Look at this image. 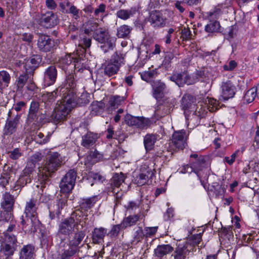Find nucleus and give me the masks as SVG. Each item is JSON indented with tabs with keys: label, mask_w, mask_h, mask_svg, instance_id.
Returning <instances> with one entry per match:
<instances>
[{
	"label": "nucleus",
	"mask_w": 259,
	"mask_h": 259,
	"mask_svg": "<svg viewBox=\"0 0 259 259\" xmlns=\"http://www.w3.org/2000/svg\"><path fill=\"white\" fill-rule=\"evenodd\" d=\"M92 24L93 26L90 28V30H95L93 36L94 39L99 43L102 50L104 53H107L113 50L115 46L116 38L110 35L107 29L100 28L96 30L98 24L96 23Z\"/></svg>",
	"instance_id": "nucleus-1"
},
{
	"label": "nucleus",
	"mask_w": 259,
	"mask_h": 259,
	"mask_svg": "<svg viewBox=\"0 0 259 259\" xmlns=\"http://www.w3.org/2000/svg\"><path fill=\"white\" fill-rule=\"evenodd\" d=\"M92 24L93 26L90 28V30H95L93 36L94 39L99 43L102 50L104 53H107L113 50L115 46L116 38L110 35L107 29L100 28L96 30L98 24L96 23Z\"/></svg>",
	"instance_id": "nucleus-2"
},
{
	"label": "nucleus",
	"mask_w": 259,
	"mask_h": 259,
	"mask_svg": "<svg viewBox=\"0 0 259 259\" xmlns=\"http://www.w3.org/2000/svg\"><path fill=\"white\" fill-rule=\"evenodd\" d=\"M92 24L93 26L90 28V30H95L93 36L94 39L99 43L102 50L104 53H107L113 50L115 46L116 38L110 35L107 29L100 28L96 30L98 24L96 23Z\"/></svg>",
	"instance_id": "nucleus-3"
},
{
	"label": "nucleus",
	"mask_w": 259,
	"mask_h": 259,
	"mask_svg": "<svg viewBox=\"0 0 259 259\" xmlns=\"http://www.w3.org/2000/svg\"><path fill=\"white\" fill-rule=\"evenodd\" d=\"M63 92H64L63 99L60 104L58 105L56 109L59 110L60 112H64L66 111L67 115L69 114L71 109L77 104L82 106L88 103L87 99L83 100V95H81V98H77V96L73 93V91H67L66 89Z\"/></svg>",
	"instance_id": "nucleus-4"
},
{
	"label": "nucleus",
	"mask_w": 259,
	"mask_h": 259,
	"mask_svg": "<svg viewBox=\"0 0 259 259\" xmlns=\"http://www.w3.org/2000/svg\"><path fill=\"white\" fill-rule=\"evenodd\" d=\"M16 226L11 224L8 226L6 231H4L3 241L1 245V250H3L7 255H12L17 249V239L15 230Z\"/></svg>",
	"instance_id": "nucleus-5"
},
{
	"label": "nucleus",
	"mask_w": 259,
	"mask_h": 259,
	"mask_svg": "<svg viewBox=\"0 0 259 259\" xmlns=\"http://www.w3.org/2000/svg\"><path fill=\"white\" fill-rule=\"evenodd\" d=\"M61 162L60 155L58 153L52 154L45 165L38 168L39 178L43 181L47 180L51 174L57 169Z\"/></svg>",
	"instance_id": "nucleus-6"
},
{
	"label": "nucleus",
	"mask_w": 259,
	"mask_h": 259,
	"mask_svg": "<svg viewBox=\"0 0 259 259\" xmlns=\"http://www.w3.org/2000/svg\"><path fill=\"white\" fill-rule=\"evenodd\" d=\"M124 64V56L121 53L116 52L112 56L110 61L104 68V73L111 76L117 73L121 65Z\"/></svg>",
	"instance_id": "nucleus-7"
},
{
	"label": "nucleus",
	"mask_w": 259,
	"mask_h": 259,
	"mask_svg": "<svg viewBox=\"0 0 259 259\" xmlns=\"http://www.w3.org/2000/svg\"><path fill=\"white\" fill-rule=\"evenodd\" d=\"M170 79L175 82L179 87H183L185 84H193L198 81L197 74H189L187 72L174 74Z\"/></svg>",
	"instance_id": "nucleus-8"
},
{
	"label": "nucleus",
	"mask_w": 259,
	"mask_h": 259,
	"mask_svg": "<svg viewBox=\"0 0 259 259\" xmlns=\"http://www.w3.org/2000/svg\"><path fill=\"white\" fill-rule=\"evenodd\" d=\"M77 172L74 169L69 170L60 183L61 192L64 193L70 192L74 187Z\"/></svg>",
	"instance_id": "nucleus-9"
},
{
	"label": "nucleus",
	"mask_w": 259,
	"mask_h": 259,
	"mask_svg": "<svg viewBox=\"0 0 259 259\" xmlns=\"http://www.w3.org/2000/svg\"><path fill=\"white\" fill-rule=\"evenodd\" d=\"M125 123L130 126L142 130L148 128L151 124L150 120L143 116H134L126 115L125 118Z\"/></svg>",
	"instance_id": "nucleus-10"
},
{
	"label": "nucleus",
	"mask_w": 259,
	"mask_h": 259,
	"mask_svg": "<svg viewBox=\"0 0 259 259\" xmlns=\"http://www.w3.org/2000/svg\"><path fill=\"white\" fill-rule=\"evenodd\" d=\"M21 224L22 225V229L25 233H31L36 231L39 224V220L36 217H28L22 215L21 217Z\"/></svg>",
	"instance_id": "nucleus-11"
},
{
	"label": "nucleus",
	"mask_w": 259,
	"mask_h": 259,
	"mask_svg": "<svg viewBox=\"0 0 259 259\" xmlns=\"http://www.w3.org/2000/svg\"><path fill=\"white\" fill-rule=\"evenodd\" d=\"M193 249V246L191 243L185 241L177 246L171 256L174 259H186Z\"/></svg>",
	"instance_id": "nucleus-12"
},
{
	"label": "nucleus",
	"mask_w": 259,
	"mask_h": 259,
	"mask_svg": "<svg viewBox=\"0 0 259 259\" xmlns=\"http://www.w3.org/2000/svg\"><path fill=\"white\" fill-rule=\"evenodd\" d=\"M21 116V114H17L14 118L7 119L3 130L4 135L11 136L16 132Z\"/></svg>",
	"instance_id": "nucleus-13"
},
{
	"label": "nucleus",
	"mask_w": 259,
	"mask_h": 259,
	"mask_svg": "<svg viewBox=\"0 0 259 259\" xmlns=\"http://www.w3.org/2000/svg\"><path fill=\"white\" fill-rule=\"evenodd\" d=\"M37 47L40 51L49 52L53 50L55 47V41L47 35H39L37 40Z\"/></svg>",
	"instance_id": "nucleus-14"
},
{
	"label": "nucleus",
	"mask_w": 259,
	"mask_h": 259,
	"mask_svg": "<svg viewBox=\"0 0 259 259\" xmlns=\"http://www.w3.org/2000/svg\"><path fill=\"white\" fill-rule=\"evenodd\" d=\"M187 135L184 130L175 132L172 135L171 142L176 148L183 149L187 145Z\"/></svg>",
	"instance_id": "nucleus-15"
},
{
	"label": "nucleus",
	"mask_w": 259,
	"mask_h": 259,
	"mask_svg": "<svg viewBox=\"0 0 259 259\" xmlns=\"http://www.w3.org/2000/svg\"><path fill=\"white\" fill-rule=\"evenodd\" d=\"M57 15L51 11L46 12L41 15L40 24L46 28H51L57 24Z\"/></svg>",
	"instance_id": "nucleus-16"
},
{
	"label": "nucleus",
	"mask_w": 259,
	"mask_h": 259,
	"mask_svg": "<svg viewBox=\"0 0 259 259\" xmlns=\"http://www.w3.org/2000/svg\"><path fill=\"white\" fill-rule=\"evenodd\" d=\"M75 229H78L71 222V220H69L68 218L66 219L59 224L58 235L59 236L62 235L69 236L74 231Z\"/></svg>",
	"instance_id": "nucleus-17"
},
{
	"label": "nucleus",
	"mask_w": 259,
	"mask_h": 259,
	"mask_svg": "<svg viewBox=\"0 0 259 259\" xmlns=\"http://www.w3.org/2000/svg\"><path fill=\"white\" fill-rule=\"evenodd\" d=\"M57 77V70L56 67L51 65L48 67L44 75V83L45 86L49 87L55 83Z\"/></svg>",
	"instance_id": "nucleus-18"
},
{
	"label": "nucleus",
	"mask_w": 259,
	"mask_h": 259,
	"mask_svg": "<svg viewBox=\"0 0 259 259\" xmlns=\"http://www.w3.org/2000/svg\"><path fill=\"white\" fill-rule=\"evenodd\" d=\"M222 97L224 100H228L234 97L236 92V88L230 80L223 82L221 85Z\"/></svg>",
	"instance_id": "nucleus-19"
},
{
	"label": "nucleus",
	"mask_w": 259,
	"mask_h": 259,
	"mask_svg": "<svg viewBox=\"0 0 259 259\" xmlns=\"http://www.w3.org/2000/svg\"><path fill=\"white\" fill-rule=\"evenodd\" d=\"M149 21L154 28L162 27L165 24V19L160 12L156 11L150 13Z\"/></svg>",
	"instance_id": "nucleus-20"
},
{
	"label": "nucleus",
	"mask_w": 259,
	"mask_h": 259,
	"mask_svg": "<svg viewBox=\"0 0 259 259\" xmlns=\"http://www.w3.org/2000/svg\"><path fill=\"white\" fill-rule=\"evenodd\" d=\"M42 157L41 154L38 152L31 156L28 159L26 167L23 170L24 174L27 176L31 174L35 167L36 164L42 159Z\"/></svg>",
	"instance_id": "nucleus-21"
},
{
	"label": "nucleus",
	"mask_w": 259,
	"mask_h": 259,
	"mask_svg": "<svg viewBox=\"0 0 259 259\" xmlns=\"http://www.w3.org/2000/svg\"><path fill=\"white\" fill-rule=\"evenodd\" d=\"M71 220V222L75 225V226L78 228V226L80 225L83 227L87 219V214L79 209H77L73 212L71 216L68 218Z\"/></svg>",
	"instance_id": "nucleus-22"
},
{
	"label": "nucleus",
	"mask_w": 259,
	"mask_h": 259,
	"mask_svg": "<svg viewBox=\"0 0 259 259\" xmlns=\"http://www.w3.org/2000/svg\"><path fill=\"white\" fill-rule=\"evenodd\" d=\"M155 170L148 169L145 171H143L135 179V182L138 186H143L149 183V180L152 179L154 176Z\"/></svg>",
	"instance_id": "nucleus-23"
},
{
	"label": "nucleus",
	"mask_w": 259,
	"mask_h": 259,
	"mask_svg": "<svg viewBox=\"0 0 259 259\" xmlns=\"http://www.w3.org/2000/svg\"><path fill=\"white\" fill-rule=\"evenodd\" d=\"M153 96L157 100H159L163 98L164 92L166 89L165 83L161 80L154 81L152 84Z\"/></svg>",
	"instance_id": "nucleus-24"
},
{
	"label": "nucleus",
	"mask_w": 259,
	"mask_h": 259,
	"mask_svg": "<svg viewBox=\"0 0 259 259\" xmlns=\"http://www.w3.org/2000/svg\"><path fill=\"white\" fill-rule=\"evenodd\" d=\"M39 107V104L38 102L36 101H32L31 103L27 115V121L28 122H39V121H37Z\"/></svg>",
	"instance_id": "nucleus-25"
},
{
	"label": "nucleus",
	"mask_w": 259,
	"mask_h": 259,
	"mask_svg": "<svg viewBox=\"0 0 259 259\" xmlns=\"http://www.w3.org/2000/svg\"><path fill=\"white\" fill-rule=\"evenodd\" d=\"M40 58L39 56L33 55L29 58L25 60L24 67L26 72H30L33 71L40 62Z\"/></svg>",
	"instance_id": "nucleus-26"
},
{
	"label": "nucleus",
	"mask_w": 259,
	"mask_h": 259,
	"mask_svg": "<svg viewBox=\"0 0 259 259\" xmlns=\"http://www.w3.org/2000/svg\"><path fill=\"white\" fill-rule=\"evenodd\" d=\"M194 99L193 97L190 95H185L182 99L181 106L182 109L186 112V110H189L192 112L195 109V105L194 104Z\"/></svg>",
	"instance_id": "nucleus-27"
},
{
	"label": "nucleus",
	"mask_w": 259,
	"mask_h": 259,
	"mask_svg": "<svg viewBox=\"0 0 259 259\" xmlns=\"http://www.w3.org/2000/svg\"><path fill=\"white\" fill-rule=\"evenodd\" d=\"M37 207L36 205V200L31 199L26 203L24 214L26 217H36L37 214Z\"/></svg>",
	"instance_id": "nucleus-28"
},
{
	"label": "nucleus",
	"mask_w": 259,
	"mask_h": 259,
	"mask_svg": "<svg viewBox=\"0 0 259 259\" xmlns=\"http://www.w3.org/2000/svg\"><path fill=\"white\" fill-rule=\"evenodd\" d=\"M34 247L31 245H24L19 252V259H33Z\"/></svg>",
	"instance_id": "nucleus-29"
},
{
	"label": "nucleus",
	"mask_w": 259,
	"mask_h": 259,
	"mask_svg": "<svg viewBox=\"0 0 259 259\" xmlns=\"http://www.w3.org/2000/svg\"><path fill=\"white\" fill-rule=\"evenodd\" d=\"M85 234L82 231L76 233L73 237L69 240V246L78 251V245L84 238Z\"/></svg>",
	"instance_id": "nucleus-30"
},
{
	"label": "nucleus",
	"mask_w": 259,
	"mask_h": 259,
	"mask_svg": "<svg viewBox=\"0 0 259 259\" xmlns=\"http://www.w3.org/2000/svg\"><path fill=\"white\" fill-rule=\"evenodd\" d=\"M14 198L9 193L6 192L3 195V201L1 203L2 207L7 211H10L13 207Z\"/></svg>",
	"instance_id": "nucleus-31"
},
{
	"label": "nucleus",
	"mask_w": 259,
	"mask_h": 259,
	"mask_svg": "<svg viewBox=\"0 0 259 259\" xmlns=\"http://www.w3.org/2000/svg\"><path fill=\"white\" fill-rule=\"evenodd\" d=\"M173 247L169 244H163L158 245L154 250V253L156 256L162 258L167 254L173 251Z\"/></svg>",
	"instance_id": "nucleus-32"
},
{
	"label": "nucleus",
	"mask_w": 259,
	"mask_h": 259,
	"mask_svg": "<svg viewBox=\"0 0 259 259\" xmlns=\"http://www.w3.org/2000/svg\"><path fill=\"white\" fill-rule=\"evenodd\" d=\"M98 138L97 134L88 133L82 137L81 145L85 148H89L95 143Z\"/></svg>",
	"instance_id": "nucleus-33"
},
{
	"label": "nucleus",
	"mask_w": 259,
	"mask_h": 259,
	"mask_svg": "<svg viewBox=\"0 0 259 259\" xmlns=\"http://www.w3.org/2000/svg\"><path fill=\"white\" fill-rule=\"evenodd\" d=\"M142 214H137L134 215H130L123 219L121 222L122 228H126L136 224L137 222L141 219Z\"/></svg>",
	"instance_id": "nucleus-34"
},
{
	"label": "nucleus",
	"mask_w": 259,
	"mask_h": 259,
	"mask_svg": "<svg viewBox=\"0 0 259 259\" xmlns=\"http://www.w3.org/2000/svg\"><path fill=\"white\" fill-rule=\"evenodd\" d=\"M107 233V230L105 228H95L93 233L92 240L94 243L98 244L101 243Z\"/></svg>",
	"instance_id": "nucleus-35"
},
{
	"label": "nucleus",
	"mask_w": 259,
	"mask_h": 259,
	"mask_svg": "<svg viewBox=\"0 0 259 259\" xmlns=\"http://www.w3.org/2000/svg\"><path fill=\"white\" fill-rule=\"evenodd\" d=\"M136 7H132L128 10L121 9L116 13L117 16L122 20H127L136 14L137 12Z\"/></svg>",
	"instance_id": "nucleus-36"
},
{
	"label": "nucleus",
	"mask_w": 259,
	"mask_h": 259,
	"mask_svg": "<svg viewBox=\"0 0 259 259\" xmlns=\"http://www.w3.org/2000/svg\"><path fill=\"white\" fill-rule=\"evenodd\" d=\"M10 80L11 76L7 71H0V92L9 86Z\"/></svg>",
	"instance_id": "nucleus-37"
},
{
	"label": "nucleus",
	"mask_w": 259,
	"mask_h": 259,
	"mask_svg": "<svg viewBox=\"0 0 259 259\" xmlns=\"http://www.w3.org/2000/svg\"><path fill=\"white\" fill-rule=\"evenodd\" d=\"M157 136L154 134H147L144 138V144L147 151L151 150L157 140Z\"/></svg>",
	"instance_id": "nucleus-38"
},
{
	"label": "nucleus",
	"mask_w": 259,
	"mask_h": 259,
	"mask_svg": "<svg viewBox=\"0 0 259 259\" xmlns=\"http://www.w3.org/2000/svg\"><path fill=\"white\" fill-rule=\"evenodd\" d=\"M203 103L206 109L210 112H214L218 108V102L216 100L207 97L203 99Z\"/></svg>",
	"instance_id": "nucleus-39"
},
{
	"label": "nucleus",
	"mask_w": 259,
	"mask_h": 259,
	"mask_svg": "<svg viewBox=\"0 0 259 259\" xmlns=\"http://www.w3.org/2000/svg\"><path fill=\"white\" fill-rule=\"evenodd\" d=\"M97 201V197L82 199L80 202V207L82 209L88 210L91 208Z\"/></svg>",
	"instance_id": "nucleus-40"
},
{
	"label": "nucleus",
	"mask_w": 259,
	"mask_h": 259,
	"mask_svg": "<svg viewBox=\"0 0 259 259\" xmlns=\"http://www.w3.org/2000/svg\"><path fill=\"white\" fill-rule=\"evenodd\" d=\"M203 102H199L197 105V107L195 106V109L193 111L195 115L197 116L199 118L203 117L207 112V110L206 109V107L203 105Z\"/></svg>",
	"instance_id": "nucleus-41"
},
{
	"label": "nucleus",
	"mask_w": 259,
	"mask_h": 259,
	"mask_svg": "<svg viewBox=\"0 0 259 259\" xmlns=\"http://www.w3.org/2000/svg\"><path fill=\"white\" fill-rule=\"evenodd\" d=\"M257 97V92L255 88H252L248 90L244 96L243 100L246 103L252 102Z\"/></svg>",
	"instance_id": "nucleus-42"
},
{
	"label": "nucleus",
	"mask_w": 259,
	"mask_h": 259,
	"mask_svg": "<svg viewBox=\"0 0 259 259\" xmlns=\"http://www.w3.org/2000/svg\"><path fill=\"white\" fill-rule=\"evenodd\" d=\"M145 236L142 228L138 227L134 233L133 238L132 240L133 245H136L141 242Z\"/></svg>",
	"instance_id": "nucleus-43"
},
{
	"label": "nucleus",
	"mask_w": 259,
	"mask_h": 259,
	"mask_svg": "<svg viewBox=\"0 0 259 259\" xmlns=\"http://www.w3.org/2000/svg\"><path fill=\"white\" fill-rule=\"evenodd\" d=\"M132 28L126 25H123L117 29V35L119 38H125L131 33Z\"/></svg>",
	"instance_id": "nucleus-44"
},
{
	"label": "nucleus",
	"mask_w": 259,
	"mask_h": 259,
	"mask_svg": "<svg viewBox=\"0 0 259 259\" xmlns=\"http://www.w3.org/2000/svg\"><path fill=\"white\" fill-rule=\"evenodd\" d=\"M67 115L66 111L64 112H60V111L55 108L54 111L52 114L51 117L54 121L59 122L65 120Z\"/></svg>",
	"instance_id": "nucleus-45"
},
{
	"label": "nucleus",
	"mask_w": 259,
	"mask_h": 259,
	"mask_svg": "<svg viewBox=\"0 0 259 259\" xmlns=\"http://www.w3.org/2000/svg\"><path fill=\"white\" fill-rule=\"evenodd\" d=\"M125 177L122 173L115 174L112 179V185L115 187H119L124 182Z\"/></svg>",
	"instance_id": "nucleus-46"
},
{
	"label": "nucleus",
	"mask_w": 259,
	"mask_h": 259,
	"mask_svg": "<svg viewBox=\"0 0 259 259\" xmlns=\"http://www.w3.org/2000/svg\"><path fill=\"white\" fill-rule=\"evenodd\" d=\"M220 28V25L217 21H210L209 23L205 26V29L208 32H218Z\"/></svg>",
	"instance_id": "nucleus-47"
},
{
	"label": "nucleus",
	"mask_w": 259,
	"mask_h": 259,
	"mask_svg": "<svg viewBox=\"0 0 259 259\" xmlns=\"http://www.w3.org/2000/svg\"><path fill=\"white\" fill-rule=\"evenodd\" d=\"M58 89L54 91L53 92L48 93L44 94L42 96V100L44 102L48 103V104L51 103L55 101L57 97V92Z\"/></svg>",
	"instance_id": "nucleus-48"
},
{
	"label": "nucleus",
	"mask_w": 259,
	"mask_h": 259,
	"mask_svg": "<svg viewBox=\"0 0 259 259\" xmlns=\"http://www.w3.org/2000/svg\"><path fill=\"white\" fill-rule=\"evenodd\" d=\"M123 101V98L119 96H114L110 98L109 104L111 107L115 109L121 102Z\"/></svg>",
	"instance_id": "nucleus-49"
},
{
	"label": "nucleus",
	"mask_w": 259,
	"mask_h": 259,
	"mask_svg": "<svg viewBox=\"0 0 259 259\" xmlns=\"http://www.w3.org/2000/svg\"><path fill=\"white\" fill-rule=\"evenodd\" d=\"M77 251L69 246L68 249L64 250L61 254L60 259H70Z\"/></svg>",
	"instance_id": "nucleus-50"
},
{
	"label": "nucleus",
	"mask_w": 259,
	"mask_h": 259,
	"mask_svg": "<svg viewBox=\"0 0 259 259\" xmlns=\"http://www.w3.org/2000/svg\"><path fill=\"white\" fill-rule=\"evenodd\" d=\"M106 6L104 4H101L98 7L95 9L94 12V15L97 18H103L104 13L106 12Z\"/></svg>",
	"instance_id": "nucleus-51"
},
{
	"label": "nucleus",
	"mask_w": 259,
	"mask_h": 259,
	"mask_svg": "<svg viewBox=\"0 0 259 259\" xmlns=\"http://www.w3.org/2000/svg\"><path fill=\"white\" fill-rule=\"evenodd\" d=\"M74 56L75 54L66 55L60 59V63L64 65H68L69 64H70L73 62Z\"/></svg>",
	"instance_id": "nucleus-52"
},
{
	"label": "nucleus",
	"mask_w": 259,
	"mask_h": 259,
	"mask_svg": "<svg viewBox=\"0 0 259 259\" xmlns=\"http://www.w3.org/2000/svg\"><path fill=\"white\" fill-rule=\"evenodd\" d=\"M121 223L119 225H114L111 228L110 232L108 234L112 238H116L118 236L121 229H123Z\"/></svg>",
	"instance_id": "nucleus-53"
},
{
	"label": "nucleus",
	"mask_w": 259,
	"mask_h": 259,
	"mask_svg": "<svg viewBox=\"0 0 259 259\" xmlns=\"http://www.w3.org/2000/svg\"><path fill=\"white\" fill-rule=\"evenodd\" d=\"M44 136L43 134L41 133H38L34 138V140L36 143H39L40 144H44L47 143L50 138V136L48 135L45 138L43 139Z\"/></svg>",
	"instance_id": "nucleus-54"
},
{
	"label": "nucleus",
	"mask_w": 259,
	"mask_h": 259,
	"mask_svg": "<svg viewBox=\"0 0 259 259\" xmlns=\"http://www.w3.org/2000/svg\"><path fill=\"white\" fill-rule=\"evenodd\" d=\"M84 60L81 59L79 56L75 54L74 58L73 59V63L74 64V68L78 70L81 69L83 67Z\"/></svg>",
	"instance_id": "nucleus-55"
},
{
	"label": "nucleus",
	"mask_w": 259,
	"mask_h": 259,
	"mask_svg": "<svg viewBox=\"0 0 259 259\" xmlns=\"http://www.w3.org/2000/svg\"><path fill=\"white\" fill-rule=\"evenodd\" d=\"M204 164V160L203 158H199L196 159L195 162L192 163L193 166L196 165L197 168H194V172L198 176V172L199 171L202 170L203 165Z\"/></svg>",
	"instance_id": "nucleus-56"
},
{
	"label": "nucleus",
	"mask_w": 259,
	"mask_h": 259,
	"mask_svg": "<svg viewBox=\"0 0 259 259\" xmlns=\"http://www.w3.org/2000/svg\"><path fill=\"white\" fill-rule=\"evenodd\" d=\"M103 108L102 103L94 102L91 106V112L93 114H97L100 112Z\"/></svg>",
	"instance_id": "nucleus-57"
},
{
	"label": "nucleus",
	"mask_w": 259,
	"mask_h": 259,
	"mask_svg": "<svg viewBox=\"0 0 259 259\" xmlns=\"http://www.w3.org/2000/svg\"><path fill=\"white\" fill-rule=\"evenodd\" d=\"M192 33L189 28H184L181 31V38L183 40H188L191 39Z\"/></svg>",
	"instance_id": "nucleus-58"
},
{
	"label": "nucleus",
	"mask_w": 259,
	"mask_h": 259,
	"mask_svg": "<svg viewBox=\"0 0 259 259\" xmlns=\"http://www.w3.org/2000/svg\"><path fill=\"white\" fill-rule=\"evenodd\" d=\"M26 103L24 102L21 101L17 103L15 106L9 111L8 115V117H10L13 113V110H15L17 112L21 111L23 107H25Z\"/></svg>",
	"instance_id": "nucleus-59"
},
{
	"label": "nucleus",
	"mask_w": 259,
	"mask_h": 259,
	"mask_svg": "<svg viewBox=\"0 0 259 259\" xmlns=\"http://www.w3.org/2000/svg\"><path fill=\"white\" fill-rule=\"evenodd\" d=\"M156 71L155 70L145 71L142 75V78L146 81H148L151 78L154 77L156 75Z\"/></svg>",
	"instance_id": "nucleus-60"
},
{
	"label": "nucleus",
	"mask_w": 259,
	"mask_h": 259,
	"mask_svg": "<svg viewBox=\"0 0 259 259\" xmlns=\"http://www.w3.org/2000/svg\"><path fill=\"white\" fill-rule=\"evenodd\" d=\"M9 156L10 158L16 160L22 156V153L19 148H15L13 151L9 152Z\"/></svg>",
	"instance_id": "nucleus-61"
},
{
	"label": "nucleus",
	"mask_w": 259,
	"mask_h": 259,
	"mask_svg": "<svg viewBox=\"0 0 259 259\" xmlns=\"http://www.w3.org/2000/svg\"><path fill=\"white\" fill-rule=\"evenodd\" d=\"M125 207L127 211L132 212L139 208V204L136 202L130 201L127 203V205H125Z\"/></svg>",
	"instance_id": "nucleus-62"
},
{
	"label": "nucleus",
	"mask_w": 259,
	"mask_h": 259,
	"mask_svg": "<svg viewBox=\"0 0 259 259\" xmlns=\"http://www.w3.org/2000/svg\"><path fill=\"white\" fill-rule=\"evenodd\" d=\"M66 81L68 85L70 87L72 90H70L71 91H73V89L76 87V82L74 80V75L73 74H70L66 77Z\"/></svg>",
	"instance_id": "nucleus-63"
},
{
	"label": "nucleus",
	"mask_w": 259,
	"mask_h": 259,
	"mask_svg": "<svg viewBox=\"0 0 259 259\" xmlns=\"http://www.w3.org/2000/svg\"><path fill=\"white\" fill-rule=\"evenodd\" d=\"M27 79L28 75L27 74L20 75L17 81V86L18 88H23L25 84Z\"/></svg>",
	"instance_id": "nucleus-64"
}]
</instances>
